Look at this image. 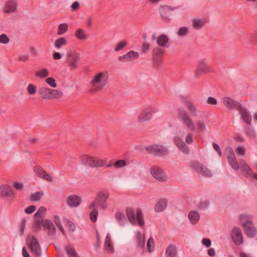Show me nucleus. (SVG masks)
<instances>
[{
    "mask_svg": "<svg viewBox=\"0 0 257 257\" xmlns=\"http://www.w3.org/2000/svg\"><path fill=\"white\" fill-rule=\"evenodd\" d=\"M107 83V77L103 72L95 74L89 82V92L94 93L103 88Z\"/></svg>",
    "mask_w": 257,
    "mask_h": 257,
    "instance_id": "f257e3e1",
    "label": "nucleus"
},
{
    "mask_svg": "<svg viewBox=\"0 0 257 257\" xmlns=\"http://www.w3.org/2000/svg\"><path fill=\"white\" fill-rule=\"evenodd\" d=\"M109 193L105 190L99 191L93 202H91L89 206L91 209L94 207H99L103 210H105L108 206L107 200L109 197Z\"/></svg>",
    "mask_w": 257,
    "mask_h": 257,
    "instance_id": "f03ea898",
    "label": "nucleus"
},
{
    "mask_svg": "<svg viewBox=\"0 0 257 257\" xmlns=\"http://www.w3.org/2000/svg\"><path fill=\"white\" fill-rule=\"evenodd\" d=\"M126 214L128 220L132 224L138 223L141 227L144 226L145 222L141 209H137L135 211L132 208L129 207L126 209Z\"/></svg>",
    "mask_w": 257,
    "mask_h": 257,
    "instance_id": "7ed1b4c3",
    "label": "nucleus"
},
{
    "mask_svg": "<svg viewBox=\"0 0 257 257\" xmlns=\"http://www.w3.org/2000/svg\"><path fill=\"white\" fill-rule=\"evenodd\" d=\"M177 113L178 119L185 127L191 132L195 131V123L186 110L179 108L178 109Z\"/></svg>",
    "mask_w": 257,
    "mask_h": 257,
    "instance_id": "20e7f679",
    "label": "nucleus"
},
{
    "mask_svg": "<svg viewBox=\"0 0 257 257\" xmlns=\"http://www.w3.org/2000/svg\"><path fill=\"white\" fill-rule=\"evenodd\" d=\"M80 61V54L73 50H69L66 54L65 61L70 70H74L79 67Z\"/></svg>",
    "mask_w": 257,
    "mask_h": 257,
    "instance_id": "39448f33",
    "label": "nucleus"
},
{
    "mask_svg": "<svg viewBox=\"0 0 257 257\" xmlns=\"http://www.w3.org/2000/svg\"><path fill=\"white\" fill-rule=\"evenodd\" d=\"M81 163L90 168L102 167L105 165V161L100 159H97L87 155H84L80 157Z\"/></svg>",
    "mask_w": 257,
    "mask_h": 257,
    "instance_id": "423d86ee",
    "label": "nucleus"
},
{
    "mask_svg": "<svg viewBox=\"0 0 257 257\" xmlns=\"http://www.w3.org/2000/svg\"><path fill=\"white\" fill-rule=\"evenodd\" d=\"M212 72L211 67L208 65L206 59H201L199 60L197 68L194 71V77L196 78H199L202 73H211Z\"/></svg>",
    "mask_w": 257,
    "mask_h": 257,
    "instance_id": "0eeeda50",
    "label": "nucleus"
},
{
    "mask_svg": "<svg viewBox=\"0 0 257 257\" xmlns=\"http://www.w3.org/2000/svg\"><path fill=\"white\" fill-rule=\"evenodd\" d=\"M146 149L149 153L159 157L166 156L169 153L168 149L162 145H151L147 147Z\"/></svg>",
    "mask_w": 257,
    "mask_h": 257,
    "instance_id": "6e6552de",
    "label": "nucleus"
},
{
    "mask_svg": "<svg viewBox=\"0 0 257 257\" xmlns=\"http://www.w3.org/2000/svg\"><path fill=\"white\" fill-rule=\"evenodd\" d=\"M191 167L195 171L205 177L212 176V173L205 166L197 161H194L191 163Z\"/></svg>",
    "mask_w": 257,
    "mask_h": 257,
    "instance_id": "1a4fd4ad",
    "label": "nucleus"
},
{
    "mask_svg": "<svg viewBox=\"0 0 257 257\" xmlns=\"http://www.w3.org/2000/svg\"><path fill=\"white\" fill-rule=\"evenodd\" d=\"M222 102L226 108L230 110L235 109L238 110L241 108V104L239 102L228 97H223Z\"/></svg>",
    "mask_w": 257,
    "mask_h": 257,
    "instance_id": "9d476101",
    "label": "nucleus"
},
{
    "mask_svg": "<svg viewBox=\"0 0 257 257\" xmlns=\"http://www.w3.org/2000/svg\"><path fill=\"white\" fill-rule=\"evenodd\" d=\"M173 9H170L167 6H161L159 8V12L160 13L162 20L166 22H169L171 20L173 16Z\"/></svg>",
    "mask_w": 257,
    "mask_h": 257,
    "instance_id": "9b49d317",
    "label": "nucleus"
},
{
    "mask_svg": "<svg viewBox=\"0 0 257 257\" xmlns=\"http://www.w3.org/2000/svg\"><path fill=\"white\" fill-rule=\"evenodd\" d=\"M231 238L234 243L239 245L243 243V237L241 230L238 227H234L231 233Z\"/></svg>",
    "mask_w": 257,
    "mask_h": 257,
    "instance_id": "f8f14e48",
    "label": "nucleus"
},
{
    "mask_svg": "<svg viewBox=\"0 0 257 257\" xmlns=\"http://www.w3.org/2000/svg\"><path fill=\"white\" fill-rule=\"evenodd\" d=\"M28 245L31 250L38 256H41V249L40 245L36 238L33 236L31 237V240L28 243Z\"/></svg>",
    "mask_w": 257,
    "mask_h": 257,
    "instance_id": "ddd939ff",
    "label": "nucleus"
},
{
    "mask_svg": "<svg viewBox=\"0 0 257 257\" xmlns=\"http://www.w3.org/2000/svg\"><path fill=\"white\" fill-rule=\"evenodd\" d=\"M151 173L155 179L160 182H165L167 180V177L164 171L157 167L151 168Z\"/></svg>",
    "mask_w": 257,
    "mask_h": 257,
    "instance_id": "4468645a",
    "label": "nucleus"
},
{
    "mask_svg": "<svg viewBox=\"0 0 257 257\" xmlns=\"http://www.w3.org/2000/svg\"><path fill=\"white\" fill-rule=\"evenodd\" d=\"M226 150L228 151V155L227 157L228 162L233 169L234 170H237L239 169V165L236 160L232 148L228 147Z\"/></svg>",
    "mask_w": 257,
    "mask_h": 257,
    "instance_id": "2eb2a0df",
    "label": "nucleus"
},
{
    "mask_svg": "<svg viewBox=\"0 0 257 257\" xmlns=\"http://www.w3.org/2000/svg\"><path fill=\"white\" fill-rule=\"evenodd\" d=\"M183 101L190 114L193 116H196L198 110L193 102L187 97H183Z\"/></svg>",
    "mask_w": 257,
    "mask_h": 257,
    "instance_id": "dca6fc26",
    "label": "nucleus"
},
{
    "mask_svg": "<svg viewBox=\"0 0 257 257\" xmlns=\"http://www.w3.org/2000/svg\"><path fill=\"white\" fill-rule=\"evenodd\" d=\"M153 114V111L151 110L146 109L142 111L138 116V121L139 123H143L150 120Z\"/></svg>",
    "mask_w": 257,
    "mask_h": 257,
    "instance_id": "f3484780",
    "label": "nucleus"
},
{
    "mask_svg": "<svg viewBox=\"0 0 257 257\" xmlns=\"http://www.w3.org/2000/svg\"><path fill=\"white\" fill-rule=\"evenodd\" d=\"M81 202V198L76 195H70L66 199L67 204L70 207H76L80 204Z\"/></svg>",
    "mask_w": 257,
    "mask_h": 257,
    "instance_id": "a211bd4d",
    "label": "nucleus"
},
{
    "mask_svg": "<svg viewBox=\"0 0 257 257\" xmlns=\"http://www.w3.org/2000/svg\"><path fill=\"white\" fill-rule=\"evenodd\" d=\"M174 142L177 146L179 149L183 153L188 154L189 153V148L185 144L183 140L179 137L176 136L175 137Z\"/></svg>",
    "mask_w": 257,
    "mask_h": 257,
    "instance_id": "6ab92c4d",
    "label": "nucleus"
},
{
    "mask_svg": "<svg viewBox=\"0 0 257 257\" xmlns=\"http://www.w3.org/2000/svg\"><path fill=\"white\" fill-rule=\"evenodd\" d=\"M139 53L134 51H130L123 56H119L118 60L120 62L131 61L139 57Z\"/></svg>",
    "mask_w": 257,
    "mask_h": 257,
    "instance_id": "aec40b11",
    "label": "nucleus"
},
{
    "mask_svg": "<svg viewBox=\"0 0 257 257\" xmlns=\"http://www.w3.org/2000/svg\"><path fill=\"white\" fill-rule=\"evenodd\" d=\"M34 172L40 178H42L49 182L53 181L52 177L40 167H36L34 168Z\"/></svg>",
    "mask_w": 257,
    "mask_h": 257,
    "instance_id": "412c9836",
    "label": "nucleus"
},
{
    "mask_svg": "<svg viewBox=\"0 0 257 257\" xmlns=\"http://www.w3.org/2000/svg\"><path fill=\"white\" fill-rule=\"evenodd\" d=\"M17 8V4L14 0H8L5 5L4 12L6 13H12L16 12Z\"/></svg>",
    "mask_w": 257,
    "mask_h": 257,
    "instance_id": "4be33fe9",
    "label": "nucleus"
},
{
    "mask_svg": "<svg viewBox=\"0 0 257 257\" xmlns=\"http://www.w3.org/2000/svg\"><path fill=\"white\" fill-rule=\"evenodd\" d=\"M207 21L204 19L193 18L191 20L192 26L195 30L201 29L205 25Z\"/></svg>",
    "mask_w": 257,
    "mask_h": 257,
    "instance_id": "5701e85b",
    "label": "nucleus"
},
{
    "mask_svg": "<svg viewBox=\"0 0 257 257\" xmlns=\"http://www.w3.org/2000/svg\"><path fill=\"white\" fill-rule=\"evenodd\" d=\"M0 195L3 197H12L14 193L10 186L2 185L0 187Z\"/></svg>",
    "mask_w": 257,
    "mask_h": 257,
    "instance_id": "b1692460",
    "label": "nucleus"
},
{
    "mask_svg": "<svg viewBox=\"0 0 257 257\" xmlns=\"http://www.w3.org/2000/svg\"><path fill=\"white\" fill-rule=\"evenodd\" d=\"M240 111L241 118L243 119L244 122L248 125L251 124V117L250 113L247 110V109L244 108L242 106H241V108L238 110Z\"/></svg>",
    "mask_w": 257,
    "mask_h": 257,
    "instance_id": "393cba45",
    "label": "nucleus"
},
{
    "mask_svg": "<svg viewBox=\"0 0 257 257\" xmlns=\"http://www.w3.org/2000/svg\"><path fill=\"white\" fill-rule=\"evenodd\" d=\"M43 226L48 230L49 235H52L56 233V229L53 223L50 220L44 219Z\"/></svg>",
    "mask_w": 257,
    "mask_h": 257,
    "instance_id": "a878e982",
    "label": "nucleus"
},
{
    "mask_svg": "<svg viewBox=\"0 0 257 257\" xmlns=\"http://www.w3.org/2000/svg\"><path fill=\"white\" fill-rule=\"evenodd\" d=\"M243 227L245 234L249 237H254L257 233V230L253 226L252 223L249 225H244Z\"/></svg>",
    "mask_w": 257,
    "mask_h": 257,
    "instance_id": "bb28decb",
    "label": "nucleus"
},
{
    "mask_svg": "<svg viewBox=\"0 0 257 257\" xmlns=\"http://www.w3.org/2000/svg\"><path fill=\"white\" fill-rule=\"evenodd\" d=\"M38 92L39 94L41 95L42 98L49 100L51 99L50 88L46 87H41L39 89Z\"/></svg>",
    "mask_w": 257,
    "mask_h": 257,
    "instance_id": "cd10ccee",
    "label": "nucleus"
},
{
    "mask_svg": "<svg viewBox=\"0 0 257 257\" xmlns=\"http://www.w3.org/2000/svg\"><path fill=\"white\" fill-rule=\"evenodd\" d=\"M104 249L108 253H113L114 251L113 245L111 242V238L109 234H107L106 236Z\"/></svg>",
    "mask_w": 257,
    "mask_h": 257,
    "instance_id": "c85d7f7f",
    "label": "nucleus"
},
{
    "mask_svg": "<svg viewBox=\"0 0 257 257\" xmlns=\"http://www.w3.org/2000/svg\"><path fill=\"white\" fill-rule=\"evenodd\" d=\"M169 38L167 35L162 34L158 37L157 43L159 46L165 47L169 42Z\"/></svg>",
    "mask_w": 257,
    "mask_h": 257,
    "instance_id": "c756f323",
    "label": "nucleus"
},
{
    "mask_svg": "<svg viewBox=\"0 0 257 257\" xmlns=\"http://www.w3.org/2000/svg\"><path fill=\"white\" fill-rule=\"evenodd\" d=\"M177 255V248L173 244H170L166 249V255L167 257H175Z\"/></svg>",
    "mask_w": 257,
    "mask_h": 257,
    "instance_id": "7c9ffc66",
    "label": "nucleus"
},
{
    "mask_svg": "<svg viewBox=\"0 0 257 257\" xmlns=\"http://www.w3.org/2000/svg\"><path fill=\"white\" fill-rule=\"evenodd\" d=\"M188 217L190 221L192 223L195 224L199 220L200 215L196 211H191L189 213Z\"/></svg>",
    "mask_w": 257,
    "mask_h": 257,
    "instance_id": "2f4dec72",
    "label": "nucleus"
},
{
    "mask_svg": "<svg viewBox=\"0 0 257 257\" xmlns=\"http://www.w3.org/2000/svg\"><path fill=\"white\" fill-rule=\"evenodd\" d=\"M167 205V201L165 199H162L156 204L155 210L157 212L162 211L166 207Z\"/></svg>",
    "mask_w": 257,
    "mask_h": 257,
    "instance_id": "473e14b6",
    "label": "nucleus"
},
{
    "mask_svg": "<svg viewBox=\"0 0 257 257\" xmlns=\"http://www.w3.org/2000/svg\"><path fill=\"white\" fill-rule=\"evenodd\" d=\"M137 246L140 248H143L145 245V236L141 232H138L137 234Z\"/></svg>",
    "mask_w": 257,
    "mask_h": 257,
    "instance_id": "72a5a7b5",
    "label": "nucleus"
},
{
    "mask_svg": "<svg viewBox=\"0 0 257 257\" xmlns=\"http://www.w3.org/2000/svg\"><path fill=\"white\" fill-rule=\"evenodd\" d=\"M49 75V70L47 68H42L35 72V75L40 78H44Z\"/></svg>",
    "mask_w": 257,
    "mask_h": 257,
    "instance_id": "f704fd0d",
    "label": "nucleus"
},
{
    "mask_svg": "<svg viewBox=\"0 0 257 257\" xmlns=\"http://www.w3.org/2000/svg\"><path fill=\"white\" fill-rule=\"evenodd\" d=\"M63 95V93L62 91L57 89H51V99H59L61 98Z\"/></svg>",
    "mask_w": 257,
    "mask_h": 257,
    "instance_id": "c9c22d12",
    "label": "nucleus"
},
{
    "mask_svg": "<svg viewBox=\"0 0 257 257\" xmlns=\"http://www.w3.org/2000/svg\"><path fill=\"white\" fill-rule=\"evenodd\" d=\"M164 51L163 49L156 47L153 50V58L154 60H157L160 56L163 55Z\"/></svg>",
    "mask_w": 257,
    "mask_h": 257,
    "instance_id": "e433bc0d",
    "label": "nucleus"
},
{
    "mask_svg": "<svg viewBox=\"0 0 257 257\" xmlns=\"http://www.w3.org/2000/svg\"><path fill=\"white\" fill-rule=\"evenodd\" d=\"M75 37L79 40H86L87 38V35L86 34L84 30L81 29H78L75 33Z\"/></svg>",
    "mask_w": 257,
    "mask_h": 257,
    "instance_id": "4c0bfd02",
    "label": "nucleus"
},
{
    "mask_svg": "<svg viewBox=\"0 0 257 257\" xmlns=\"http://www.w3.org/2000/svg\"><path fill=\"white\" fill-rule=\"evenodd\" d=\"M239 217L243 227H244V225H247L252 223L250 220V217L248 215L241 214Z\"/></svg>",
    "mask_w": 257,
    "mask_h": 257,
    "instance_id": "58836bf2",
    "label": "nucleus"
},
{
    "mask_svg": "<svg viewBox=\"0 0 257 257\" xmlns=\"http://www.w3.org/2000/svg\"><path fill=\"white\" fill-rule=\"evenodd\" d=\"M126 164V163L124 160H119L116 161L115 162H114L113 164H109L106 165V167L110 168L111 166H113L115 167V168H120L123 167L124 166H125Z\"/></svg>",
    "mask_w": 257,
    "mask_h": 257,
    "instance_id": "ea45409f",
    "label": "nucleus"
},
{
    "mask_svg": "<svg viewBox=\"0 0 257 257\" xmlns=\"http://www.w3.org/2000/svg\"><path fill=\"white\" fill-rule=\"evenodd\" d=\"M46 208L44 207H40L34 215V218H44L46 215Z\"/></svg>",
    "mask_w": 257,
    "mask_h": 257,
    "instance_id": "a19ab883",
    "label": "nucleus"
},
{
    "mask_svg": "<svg viewBox=\"0 0 257 257\" xmlns=\"http://www.w3.org/2000/svg\"><path fill=\"white\" fill-rule=\"evenodd\" d=\"M67 41L65 38L60 37L56 39L54 43V46L57 49H60L63 46L66 45Z\"/></svg>",
    "mask_w": 257,
    "mask_h": 257,
    "instance_id": "79ce46f5",
    "label": "nucleus"
},
{
    "mask_svg": "<svg viewBox=\"0 0 257 257\" xmlns=\"http://www.w3.org/2000/svg\"><path fill=\"white\" fill-rule=\"evenodd\" d=\"M240 163L241 166V169L244 173L247 175H251L252 170L249 166L243 160H242Z\"/></svg>",
    "mask_w": 257,
    "mask_h": 257,
    "instance_id": "37998d69",
    "label": "nucleus"
},
{
    "mask_svg": "<svg viewBox=\"0 0 257 257\" xmlns=\"http://www.w3.org/2000/svg\"><path fill=\"white\" fill-rule=\"evenodd\" d=\"M65 250L68 257H78L77 253L74 250L73 247L66 246L65 247Z\"/></svg>",
    "mask_w": 257,
    "mask_h": 257,
    "instance_id": "c03bdc74",
    "label": "nucleus"
},
{
    "mask_svg": "<svg viewBox=\"0 0 257 257\" xmlns=\"http://www.w3.org/2000/svg\"><path fill=\"white\" fill-rule=\"evenodd\" d=\"M115 217L118 223L120 225H122L124 224V221L125 220V217L123 213L120 212H117L115 213Z\"/></svg>",
    "mask_w": 257,
    "mask_h": 257,
    "instance_id": "a18cd8bd",
    "label": "nucleus"
},
{
    "mask_svg": "<svg viewBox=\"0 0 257 257\" xmlns=\"http://www.w3.org/2000/svg\"><path fill=\"white\" fill-rule=\"evenodd\" d=\"M189 28L186 27H182L179 29L177 34L179 37H185L189 34Z\"/></svg>",
    "mask_w": 257,
    "mask_h": 257,
    "instance_id": "49530a36",
    "label": "nucleus"
},
{
    "mask_svg": "<svg viewBox=\"0 0 257 257\" xmlns=\"http://www.w3.org/2000/svg\"><path fill=\"white\" fill-rule=\"evenodd\" d=\"M68 26L66 23H62L59 25L57 31L58 35H61L65 33L68 30Z\"/></svg>",
    "mask_w": 257,
    "mask_h": 257,
    "instance_id": "de8ad7c7",
    "label": "nucleus"
},
{
    "mask_svg": "<svg viewBox=\"0 0 257 257\" xmlns=\"http://www.w3.org/2000/svg\"><path fill=\"white\" fill-rule=\"evenodd\" d=\"M147 249L149 252H152L155 246V243L154 239L152 237L149 238L147 241Z\"/></svg>",
    "mask_w": 257,
    "mask_h": 257,
    "instance_id": "09e8293b",
    "label": "nucleus"
},
{
    "mask_svg": "<svg viewBox=\"0 0 257 257\" xmlns=\"http://www.w3.org/2000/svg\"><path fill=\"white\" fill-rule=\"evenodd\" d=\"M96 208L97 207H94L91 209H92V210L90 212L89 216L92 222H95L97 220L98 212Z\"/></svg>",
    "mask_w": 257,
    "mask_h": 257,
    "instance_id": "8fccbe9b",
    "label": "nucleus"
},
{
    "mask_svg": "<svg viewBox=\"0 0 257 257\" xmlns=\"http://www.w3.org/2000/svg\"><path fill=\"white\" fill-rule=\"evenodd\" d=\"M43 195L42 192H37L31 194L30 199L32 201H38L41 199Z\"/></svg>",
    "mask_w": 257,
    "mask_h": 257,
    "instance_id": "3c124183",
    "label": "nucleus"
},
{
    "mask_svg": "<svg viewBox=\"0 0 257 257\" xmlns=\"http://www.w3.org/2000/svg\"><path fill=\"white\" fill-rule=\"evenodd\" d=\"M27 90L29 95H33L37 92V86L32 84H29L27 86Z\"/></svg>",
    "mask_w": 257,
    "mask_h": 257,
    "instance_id": "603ef678",
    "label": "nucleus"
},
{
    "mask_svg": "<svg viewBox=\"0 0 257 257\" xmlns=\"http://www.w3.org/2000/svg\"><path fill=\"white\" fill-rule=\"evenodd\" d=\"M245 133L250 138H255L256 137L254 131L250 126H247L245 127Z\"/></svg>",
    "mask_w": 257,
    "mask_h": 257,
    "instance_id": "864d4df0",
    "label": "nucleus"
},
{
    "mask_svg": "<svg viewBox=\"0 0 257 257\" xmlns=\"http://www.w3.org/2000/svg\"><path fill=\"white\" fill-rule=\"evenodd\" d=\"M198 129L199 131L203 132L206 129V125L204 121L202 120H198L196 121Z\"/></svg>",
    "mask_w": 257,
    "mask_h": 257,
    "instance_id": "5fc2aeb1",
    "label": "nucleus"
},
{
    "mask_svg": "<svg viewBox=\"0 0 257 257\" xmlns=\"http://www.w3.org/2000/svg\"><path fill=\"white\" fill-rule=\"evenodd\" d=\"M126 46V42L125 41H121L119 42L114 48V51H118Z\"/></svg>",
    "mask_w": 257,
    "mask_h": 257,
    "instance_id": "6e6d98bb",
    "label": "nucleus"
},
{
    "mask_svg": "<svg viewBox=\"0 0 257 257\" xmlns=\"http://www.w3.org/2000/svg\"><path fill=\"white\" fill-rule=\"evenodd\" d=\"M46 83L52 87L55 88L57 87V84L55 80L52 77H48L45 80Z\"/></svg>",
    "mask_w": 257,
    "mask_h": 257,
    "instance_id": "4d7b16f0",
    "label": "nucleus"
},
{
    "mask_svg": "<svg viewBox=\"0 0 257 257\" xmlns=\"http://www.w3.org/2000/svg\"><path fill=\"white\" fill-rule=\"evenodd\" d=\"M34 222L35 227L37 228L40 229L42 225L43 226L44 219L40 220L37 218H34Z\"/></svg>",
    "mask_w": 257,
    "mask_h": 257,
    "instance_id": "13d9d810",
    "label": "nucleus"
},
{
    "mask_svg": "<svg viewBox=\"0 0 257 257\" xmlns=\"http://www.w3.org/2000/svg\"><path fill=\"white\" fill-rule=\"evenodd\" d=\"M185 142L187 144H191L193 142V135L190 133H187L185 138Z\"/></svg>",
    "mask_w": 257,
    "mask_h": 257,
    "instance_id": "bf43d9fd",
    "label": "nucleus"
},
{
    "mask_svg": "<svg viewBox=\"0 0 257 257\" xmlns=\"http://www.w3.org/2000/svg\"><path fill=\"white\" fill-rule=\"evenodd\" d=\"M9 42V38L8 36L5 34H3L0 35V43L4 44H8Z\"/></svg>",
    "mask_w": 257,
    "mask_h": 257,
    "instance_id": "052dcab7",
    "label": "nucleus"
},
{
    "mask_svg": "<svg viewBox=\"0 0 257 257\" xmlns=\"http://www.w3.org/2000/svg\"><path fill=\"white\" fill-rule=\"evenodd\" d=\"M245 150L242 147L240 146L237 147L235 150V152L238 155L243 156L245 154Z\"/></svg>",
    "mask_w": 257,
    "mask_h": 257,
    "instance_id": "680f3d73",
    "label": "nucleus"
},
{
    "mask_svg": "<svg viewBox=\"0 0 257 257\" xmlns=\"http://www.w3.org/2000/svg\"><path fill=\"white\" fill-rule=\"evenodd\" d=\"M36 209V207L35 205H31L25 209V212L27 214H30L34 212Z\"/></svg>",
    "mask_w": 257,
    "mask_h": 257,
    "instance_id": "e2e57ef3",
    "label": "nucleus"
},
{
    "mask_svg": "<svg viewBox=\"0 0 257 257\" xmlns=\"http://www.w3.org/2000/svg\"><path fill=\"white\" fill-rule=\"evenodd\" d=\"M251 41L253 44L257 45V29L252 34Z\"/></svg>",
    "mask_w": 257,
    "mask_h": 257,
    "instance_id": "0e129e2a",
    "label": "nucleus"
},
{
    "mask_svg": "<svg viewBox=\"0 0 257 257\" xmlns=\"http://www.w3.org/2000/svg\"><path fill=\"white\" fill-rule=\"evenodd\" d=\"M213 149L216 151L218 155L220 157L222 153L218 145L214 142L212 144Z\"/></svg>",
    "mask_w": 257,
    "mask_h": 257,
    "instance_id": "69168bd1",
    "label": "nucleus"
},
{
    "mask_svg": "<svg viewBox=\"0 0 257 257\" xmlns=\"http://www.w3.org/2000/svg\"><path fill=\"white\" fill-rule=\"evenodd\" d=\"M202 243L207 247H209L211 245V240L208 238H204L202 240Z\"/></svg>",
    "mask_w": 257,
    "mask_h": 257,
    "instance_id": "338daca9",
    "label": "nucleus"
},
{
    "mask_svg": "<svg viewBox=\"0 0 257 257\" xmlns=\"http://www.w3.org/2000/svg\"><path fill=\"white\" fill-rule=\"evenodd\" d=\"M207 103L211 105H216L217 104L216 99L212 97H209L207 100Z\"/></svg>",
    "mask_w": 257,
    "mask_h": 257,
    "instance_id": "774afa93",
    "label": "nucleus"
}]
</instances>
